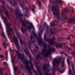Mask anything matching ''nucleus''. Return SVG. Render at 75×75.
I'll return each mask as SVG.
<instances>
[{
    "instance_id": "obj_4",
    "label": "nucleus",
    "mask_w": 75,
    "mask_h": 75,
    "mask_svg": "<svg viewBox=\"0 0 75 75\" xmlns=\"http://www.w3.org/2000/svg\"><path fill=\"white\" fill-rule=\"evenodd\" d=\"M52 10L53 11L54 17V18H56L57 17V16H58L57 18L58 20H54V21L56 22L57 23H59V6L57 5L56 8L55 6L53 5L52 6Z\"/></svg>"
},
{
    "instance_id": "obj_16",
    "label": "nucleus",
    "mask_w": 75,
    "mask_h": 75,
    "mask_svg": "<svg viewBox=\"0 0 75 75\" xmlns=\"http://www.w3.org/2000/svg\"><path fill=\"white\" fill-rule=\"evenodd\" d=\"M62 1L61 0H57L53 2V3H56L57 4L58 3V4H62Z\"/></svg>"
},
{
    "instance_id": "obj_13",
    "label": "nucleus",
    "mask_w": 75,
    "mask_h": 75,
    "mask_svg": "<svg viewBox=\"0 0 75 75\" xmlns=\"http://www.w3.org/2000/svg\"><path fill=\"white\" fill-rule=\"evenodd\" d=\"M0 28L2 31L3 33H1V35L4 38H6V35H4V32L3 31V28L2 27V25L1 24V23L0 22Z\"/></svg>"
},
{
    "instance_id": "obj_11",
    "label": "nucleus",
    "mask_w": 75,
    "mask_h": 75,
    "mask_svg": "<svg viewBox=\"0 0 75 75\" xmlns=\"http://www.w3.org/2000/svg\"><path fill=\"white\" fill-rule=\"evenodd\" d=\"M64 10L66 12L64 11H63L62 13H61L62 16V17H64L66 16H67V14H68V11H69V10H68V9H65Z\"/></svg>"
},
{
    "instance_id": "obj_40",
    "label": "nucleus",
    "mask_w": 75,
    "mask_h": 75,
    "mask_svg": "<svg viewBox=\"0 0 75 75\" xmlns=\"http://www.w3.org/2000/svg\"><path fill=\"white\" fill-rule=\"evenodd\" d=\"M14 71L15 72V71H17V67H14Z\"/></svg>"
},
{
    "instance_id": "obj_14",
    "label": "nucleus",
    "mask_w": 75,
    "mask_h": 75,
    "mask_svg": "<svg viewBox=\"0 0 75 75\" xmlns=\"http://www.w3.org/2000/svg\"><path fill=\"white\" fill-rule=\"evenodd\" d=\"M69 23L70 24H74V23H75V18H70L69 19Z\"/></svg>"
},
{
    "instance_id": "obj_38",
    "label": "nucleus",
    "mask_w": 75,
    "mask_h": 75,
    "mask_svg": "<svg viewBox=\"0 0 75 75\" xmlns=\"http://www.w3.org/2000/svg\"><path fill=\"white\" fill-rule=\"evenodd\" d=\"M35 48H36L37 50H39V47H38V46H37V45L35 46Z\"/></svg>"
},
{
    "instance_id": "obj_12",
    "label": "nucleus",
    "mask_w": 75,
    "mask_h": 75,
    "mask_svg": "<svg viewBox=\"0 0 75 75\" xmlns=\"http://www.w3.org/2000/svg\"><path fill=\"white\" fill-rule=\"evenodd\" d=\"M59 45H62V47H60V48H62L63 47H64V48H67L69 51H71V49L70 48V47H68V46H66V45L64 43H60Z\"/></svg>"
},
{
    "instance_id": "obj_37",
    "label": "nucleus",
    "mask_w": 75,
    "mask_h": 75,
    "mask_svg": "<svg viewBox=\"0 0 75 75\" xmlns=\"http://www.w3.org/2000/svg\"><path fill=\"white\" fill-rule=\"evenodd\" d=\"M20 43L21 45H22V44H24V43H23V41L22 40H20Z\"/></svg>"
},
{
    "instance_id": "obj_58",
    "label": "nucleus",
    "mask_w": 75,
    "mask_h": 75,
    "mask_svg": "<svg viewBox=\"0 0 75 75\" xmlns=\"http://www.w3.org/2000/svg\"><path fill=\"white\" fill-rule=\"evenodd\" d=\"M43 29H42V30H41L40 31V33H42V32H43Z\"/></svg>"
},
{
    "instance_id": "obj_31",
    "label": "nucleus",
    "mask_w": 75,
    "mask_h": 75,
    "mask_svg": "<svg viewBox=\"0 0 75 75\" xmlns=\"http://www.w3.org/2000/svg\"><path fill=\"white\" fill-rule=\"evenodd\" d=\"M38 58H40V53H38L36 57V59L38 60Z\"/></svg>"
},
{
    "instance_id": "obj_30",
    "label": "nucleus",
    "mask_w": 75,
    "mask_h": 75,
    "mask_svg": "<svg viewBox=\"0 0 75 75\" xmlns=\"http://www.w3.org/2000/svg\"><path fill=\"white\" fill-rule=\"evenodd\" d=\"M60 54H64V55H65V56H68V55H67V54H66L65 53V52H64V51H62L60 52Z\"/></svg>"
},
{
    "instance_id": "obj_49",
    "label": "nucleus",
    "mask_w": 75,
    "mask_h": 75,
    "mask_svg": "<svg viewBox=\"0 0 75 75\" xmlns=\"http://www.w3.org/2000/svg\"><path fill=\"white\" fill-rule=\"evenodd\" d=\"M28 42L29 44H30V45H31V41H30L29 40L28 41Z\"/></svg>"
},
{
    "instance_id": "obj_19",
    "label": "nucleus",
    "mask_w": 75,
    "mask_h": 75,
    "mask_svg": "<svg viewBox=\"0 0 75 75\" xmlns=\"http://www.w3.org/2000/svg\"><path fill=\"white\" fill-rule=\"evenodd\" d=\"M25 13H26V15H25V16L28 17V15H27V13H28V8L25 6Z\"/></svg>"
},
{
    "instance_id": "obj_44",
    "label": "nucleus",
    "mask_w": 75,
    "mask_h": 75,
    "mask_svg": "<svg viewBox=\"0 0 75 75\" xmlns=\"http://www.w3.org/2000/svg\"><path fill=\"white\" fill-rule=\"evenodd\" d=\"M31 40V41H32V43H35V40Z\"/></svg>"
},
{
    "instance_id": "obj_48",
    "label": "nucleus",
    "mask_w": 75,
    "mask_h": 75,
    "mask_svg": "<svg viewBox=\"0 0 75 75\" xmlns=\"http://www.w3.org/2000/svg\"><path fill=\"white\" fill-rule=\"evenodd\" d=\"M34 51L35 52L36 54L37 53V50L35 49H34Z\"/></svg>"
},
{
    "instance_id": "obj_21",
    "label": "nucleus",
    "mask_w": 75,
    "mask_h": 75,
    "mask_svg": "<svg viewBox=\"0 0 75 75\" xmlns=\"http://www.w3.org/2000/svg\"><path fill=\"white\" fill-rule=\"evenodd\" d=\"M8 11H4L5 14L6 15V16H7L8 17H9V15L8 14Z\"/></svg>"
},
{
    "instance_id": "obj_27",
    "label": "nucleus",
    "mask_w": 75,
    "mask_h": 75,
    "mask_svg": "<svg viewBox=\"0 0 75 75\" xmlns=\"http://www.w3.org/2000/svg\"><path fill=\"white\" fill-rule=\"evenodd\" d=\"M2 44H3L4 47V48H6V45H7V44L6 43H4V42L3 41H2Z\"/></svg>"
},
{
    "instance_id": "obj_35",
    "label": "nucleus",
    "mask_w": 75,
    "mask_h": 75,
    "mask_svg": "<svg viewBox=\"0 0 75 75\" xmlns=\"http://www.w3.org/2000/svg\"><path fill=\"white\" fill-rule=\"evenodd\" d=\"M22 29H21V31L22 33H24V30L23 29V26L21 27Z\"/></svg>"
},
{
    "instance_id": "obj_47",
    "label": "nucleus",
    "mask_w": 75,
    "mask_h": 75,
    "mask_svg": "<svg viewBox=\"0 0 75 75\" xmlns=\"http://www.w3.org/2000/svg\"><path fill=\"white\" fill-rule=\"evenodd\" d=\"M47 30H46V32L47 33H48V26H47Z\"/></svg>"
},
{
    "instance_id": "obj_46",
    "label": "nucleus",
    "mask_w": 75,
    "mask_h": 75,
    "mask_svg": "<svg viewBox=\"0 0 75 75\" xmlns=\"http://www.w3.org/2000/svg\"><path fill=\"white\" fill-rule=\"evenodd\" d=\"M0 58H3V55H0Z\"/></svg>"
},
{
    "instance_id": "obj_32",
    "label": "nucleus",
    "mask_w": 75,
    "mask_h": 75,
    "mask_svg": "<svg viewBox=\"0 0 75 75\" xmlns=\"http://www.w3.org/2000/svg\"><path fill=\"white\" fill-rule=\"evenodd\" d=\"M71 67H72V70H73V71L74 72V73H75V70H74V65H73L72 64V65H71Z\"/></svg>"
},
{
    "instance_id": "obj_42",
    "label": "nucleus",
    "mask_w": 75,
    "mask_h": 75,
    "mask_svg": "<svg viewBox=\"0 0 75 75\" xmlns=\"http://www.w3.org/2000/svg\"><path fill=\"white\" fill-rule=\"evenodd\" d=\"M4 65H7V62H3Z\"/></svg>"
},
{
    "instance_id": "obj_26",
    "label": "nucleus",
    "mask_w": 75,
    "mask_h": 75,
    "mask_svg": "<svg viewBox=\"0 0 75 75\" xmlns=\"http://www.w3.org/2000/svg\"><path fill=\"white\" fill-rule=\"evenodd\" d=\"M16 56H15L14 57V58L12 59V58H11V60H12V62H15V60H16Z\"/></svg>"
},
{
    "instance_id": "obj_57",
    "label": "nucleus",
    "mask_w": 75,
    "mask_h": 75,
    "mask_svg": "<svg viewBox=\"0 0 75 75\" xmlns=\"http://www.w3.org/2000/svg\"><path fill=\"white\" fill-rule=\"evenodd\" d=\"M24 31H25V32H27V29H26V28H25L24 30Z\"/></svg>"
},
{
    "instance_id": "obj_22",
    "label": "nucleus",
    "mask_w": 75,
    "mask_h": 75,
    "mask_svg": "<svg viewBox=\"0 0 75 75\" xmlns=\"http://www.w3.org/2000/svg\"><path fill=\"white\" fill-rule=\"evenodd\" d=\"M50 26L52 27H55V23L52 22L50 23Z\"/></svg>"
},
{
    "instance_id": "obj_43",
    "label": "nucleus",
    "mask_w": 75,
    "mask_h": 75,
    "mask_svg": "<svg viewBox=\"0 0 75 75\" xmlns=\"http://www.w3.org/2000/svg\"><path fill=\"white\" fill-rule=\"evenodd\" d=\"M61 30H62L61 28H59L57 30V31H61Z\"/></svg>"
},
{
    "instance_id": "obj_8",
    "label": "nucleus",
    "mask_w": 75,
    "mask_h": 75,
    "mask_svg": "<svg viewBox=\"0 0 75 75\" xmlns=\"http://www.w3.org/2000/svg\"><path fill=\"white\" fill-rule=\"evenodd\" d=\"M53 39L52 38L50 39V41H48L49 42V43L51 45H54V44L56 46V47L57 48H59L60 47H62V45H60L59 44V43H57L55 42H53Z\"/></svg>"
},
{
    "instance_id": "obj_25",
    "label": "nucleus",
    "mask_w": 75,
    "mask_h": 75,
    "mask_svg": "<svg viewBox=\"0 0 75 75\" xmlns=\"http://www.w3.org/2000/svg\"><path fill=\"white\" fill-rule=\"evenodd\" d=\"M0 1L3 5H5V1L4 0H0Z\"/></svg>"
},
{
    "instance_id": "obj_7",
    "label": "nucleus",
    "mask_w": 75,
    "mask_h": 75,
    "mask_svg": "<svg viewBox=\"0 0 75 75\" xmlns=\"http://www.w3.org/2000/svg\"><path fill=\"white\" fill-rule=\"evenodd\" d=\"M24 52L25 53L26 55H28V56L29 57V59H30V60H27V61L28 62V63H30V67L31 68H32L33 72L35 73V75H38V74L37 73L36 71H35V70H34V67H33V63H31V62L32 61V60L31 59V56H30V55H29V54H28V52H27V51L26 49H24Z\"/></svg>"
},
{
    "instance_id": "obj_2",
    "label": "nucleus",
    "mask_w": 75,
    "mask_h": 75,
    "mask_svg": "<svg viewBox=\"0 0 75 75\" xmlns=\"http://www.w3.org/2000/svg\"><path fill=\"white\" fill-rule=\"evenodd\" d=\"M13 40L14 44L15 45L17 49L18 50L17 51L15 50V51L16 52V56H17L18 58H19L21 59L23 63H25V68L27 69L28 71L31 70V68L29 67V65L28 64V62H27V60L24 57L23 55L20 53L19 52V50H20V45L18 44V42L17 38L16 37H13Z\"/></svg>"
},
{
    "instance_id": "obj_29",
    "label": "nucleus",
    "mask_w": 75,
    "mask_h": 75,
    "mask_svg": "<svg viewBox=\"0 0 75 75\" xmlns=\"http://www.w3.org/2000/svg\"><path fill=\"white\" fill-rule=\"evenodd\" d=\"M67 62L68 63V65L69 67H70V63H69V59H67Z\"/></svg>"
},
{
    "instance_id": "obj_53",
    "label": "nucleus",
    "mask_w": 75,
    "mask_h": 75,
    "mask_svg": "<svg viewBox=\"0 0 75 75\" xmlns=\"http://www.w3.org/2000/svg\"><path fill=\"white\" fill-rule=\"evenodd\" d=\"M71 35L72 37L73 38H75V36L74 35L73 36L72 35Z\"/></svg>"
},
{
    "instance_id": "obj_59",
    "label": "nucleus",
    "mask_w": 75,
    "mask_h": 75,
    "mask_svg": "<svg viewBox=\"0 0 75 75\" xmlns=\"http://www.w3.org/2000/svg\"><path fill=\"white\" fill-rule=\"evenodd\" d=\"M8 53L7 52L6 53V56H8Z\"/></svg>"
},
{
    "instance_id": "obj_41",
    "label": "nucleus",
    "mask_w": 75,
    "mask_h": 75,
    "mask_svg": "<svg viewBox=\"0 0 75 75\" xmlns=\"http://www.w3.org/2000/svg\"><path fill=\"white\" fill-rule=\"evenodd\" d=\"M71 54L72 55H74L75 54V51H73V53H71Z\"/></svg>"
},
{
    "instance_id": "obj_18",
    "label": "nucleus",
    "mask_w": 75,
    "mask_h": 75,
    "mask_svg": "<svg viewBox=\"0 0 75 75\" xmlns=\"http://www.w3.org/2000/svg\"><path fill=\"white\" fill-rule=\"evenodd\" d=\"M51 71L53 73V74L54 75H55V72H56V71L57 70H56V68L53 67L52 68V69H51Z\"/></svg>"
},
{
    "instance_id": "obj_10",
    "label": "nucleus",
    "mask_w": 75,
    "mask_h": 75,
    "mask_svg": "<svg viewBox=\"0 0 75 75\" xmlns=\"http://www.w3.org/2000/svg\"><path fill=\"white\" fill-rule=\"evenodd\" d=\"M49 66L50 65L48 64H47L45 63H44V67L43 68V71H44V72H45V73H47V72H48V71H49V69L46 70V71H45V70H46V69H47V68H48Z\"/></svg>"
},
{
    "instance_id": "obj_28",
    "label": "nucleus",
    "mask_w": 75,
    "mask_h": 75,
    "mask_svg": "<svg viewBox=\"0 0 75 75\" xmlns=\"http://www.w3.org/2000/svg\"><path fill=\"white\" fill-rule=\"evenodd\" d=\"M37 69L38 70L39 72V75H42V74L41 73V71H40V68H39V67H36Z\"/></svg>"
},
{
    "instance_id": "obj_9",
    "label": "nucleus",
    "mask_w": 75,
    "mask_h": 75,
    "mask_svg": "<svg viewBox=\"0 0 75 75\" xmlns=\"http://www.w3.org/2000/svg\"><path fill=\"white\" fill-rule=\"evenodd\" d=\"M57 58H55L53 60V61L52 62V65L53 67H55L57 64H58L59 65L60 64V60H57Z\"/></svg>"
},
{
    "instance_id": "obj_6",
    "label": "nucleus",
    "mask_w": 75,
    "mask_h": 75,
    "mask_svg": "<svg viewBox=\"0 0 75 75\" xmlns=\"http://www.w3.org/2000/svg\"><path fill=\"white\" fill-rule=\"evenodd\" d=\"M2 18L3 20L5 22L6 27L7 28L6 30L7 34L8 35V37H9V35H11V34L10 33V31L13 32V30L12 29V28H10V26H9L8 25V22H7V21L6 20V18L2 16Z\"/></svg>"
},
{
    "instance_id": "obj_24",
    "label": "nucleus",
    "mask_w": 75,
    "mask_h": 75,
    "mask_svg": "<svg viewBox=\"0 0 75 75\" xmlns=\"http://www.w3.org/2000/svg\"><path fill=\"white\" fill-rule=\"evenodd\" d=\"M69 74H70L69 75H71L72 74H73V73H72V71H71V70L69 68Z\"/></svg>"
},
{
    "instance_id": "obj_1",
    "label": "nucleus",
    "mask_w": 75,
    "mask_h": 75,
    "mask_svg": "<svg viewBox=\"0 0 75 75\" xmlns=\"http://www.w3.org/2000/svg\"><path fill=\"white\" fill-rule=\"evenodd\" d=\"M38 35L40 37L39 38L37 37V35L35 34H33V35H34L35 37H36L38 40V45L39 46H41V44H43V47L44 49L42 50V52H41V54L42 55H43V57L44 58H45V57H48V55L49 54H50L52 52H55V49L54 48H51L49 50H47V45L44 43V42H43L42 39L41 38V36H42L41 34H39Z\"/></svg>"
},
{
    "instance_id": "obj_17",
    "label": "nucleus",
    "mask_w": 75,
    "mask_h": 75,
    "mask_svg": "<svg viewBox=\"0 0 75 75\" xmlns=\"http://www.w3.org/2000/svg\"><path fill=\"white\" fill-rule=\"evenodd\" d=\"M46 34L45 33L44 35V40L45 41H50V40L47 37H46Z\"/></svg>"
},
{
    "instance_id": "obj_5",
    "label": "nucleus",
    "mask_w": 75,
    "mask_h": 75,
    "mask_svg": "<svg viewBox=\"0 0 75 75\" xmlns=\"http://www.w3.org/2000/svg\"><path fill=\"white\" fill-rule=\"evenodd\" d=\"M24 21L21 20V23H22V24L23 26H24L25 27L27 28L28 30L30 29V30H31V28H32L33 30H34V27L32 23L28 21L24 20ZM24 22L26 23H25Z\"/></svg>"
},
{
    "instance_id": "obj_61",
    "label": "nucleus",
    "mask_w": 75,
    "mask_h": 75,
    "mask_svg": "<svg viewBox=\"0 0 75 75\" xmlns=\"http://www.w3.org/2000/svg\"><path fill=\"white\" fill-rule=\"evenodd\" d=\"M21 68H23V65H21Z\"/></svg>"
},
{
    "instance_id": "obj_39",
    "label": "nucleus",
    "mask_w": 75,
    "mask_h": 75,
    "mask_svg": "<svg viewBox=\"0 0 75 75\" xmlns=\"http://www.w3.org/2000/svg\"><path fill=\"white\" fill-rule=\"evenodd\" d=\"M66 40H70L71 39V38H70V37H69H69H67L66 38Z\"/></svg>"
},
{
    "instance_id": "obj_64",
    "label": "nucleus",
    "mask_w": 75,
    "mask_h": 75,
    "mask_svg": "<svg viewBox=\"0 0 75 75\" xmlns=\"http://www.w3.org/2000/svg\"><path fill=\"white\" fill-rule=\"evenodd\" d=\"M32 53L33 55H34V52H32Z\"/></svg>"
},
{
    "instance_id": "obj_3",
    "label": "nucleus",
    "mask_w": 75,
    "mask_h": 75,
    "mask_svg": "<svg viewBox=\"0 0 75 75\" xmlns=\"http://www.w3.org/2000/svg\"><path fill=\"white\" fill-rule=\"evenodd\" d=\"M8 0V1H9ZM12 1L13 2H13L11 0L10 2H9V3L11 6H14V7H16L17 8H16L17 10H16L15 13L16 14H18L19 18L18 17L17 15L16 17H17V18L18 19H19L21 23V21H23L21 20V18H22V16H23V13L19 12V8L17 7V6H18V5L17 4V2L16 1V0H12ZM19 3L21 7H22V10H23V11H24V10L25 9V7L24 6V5L25 4V3H27V1L26 0H21L19 1Z\"/></svg>"
},
{
    "instance_id": "obj_54",
    "label": "nucleus",
    "mask_w": 75,
    "mask_h": 75,
    "mask_svg": "<svg viewBox=\"0 0 75 75\" xmlns=\"http://www.w3.org/2000/svg\"><path fill=\"white\" fill-rule=\"evenodd\" d=\"M45 75H50L47 73H45Z\"/></svg>"
},
{
    "instance_id": "obj_20",
    "label": "nucleus",
    "mask_w": 75,
    "mask_h": 75,
    "mask_svg": "<svg viewBox=\"0 0 75 75\" xmlns=\"http://www.w3.org/2000/svg\"><path fill=\"white\" fill-rule=\"evenodd\" d=\"M54 30V29L53 28H50V34H52L53 35H54V33H55V31H53L52 32V31H53V30Z\"/></svg>"
},
{
    "instance_id": "obj_51",
    "label": "nucleus",
    "mask_w": 75,
    "mask_h": 75,
    "mask_svg": "<svg viewBox=\"0 0 75 75\" xmlns=\"http://www.w3.org/2000/svg\"><path fill=\"white\" fill-rule=\"evenodd\" d=\"M6 59L7 60L8 59V56H6Z\"/></svg>"
},
{
    "instance_id": "obj_55",
    "label": "nucleus",
    "mask_w": 75,
    "mask_h": 75,
    "mask_svg": "<svg viewBox=\"0 0 75 75\" xmlns=\"http://www.w3.org/2000/svg\"><path fill=\"white\" fill-rule=\"evenodd\" d=\"M31 8V6L29 5V9H30Z\"/></svg>"
},
{
    "instance_id": "obj_56",
    "label": "nucleus",
    "mask_w": 75,
    "mask_h": 75,
    "mask_svg": "<svg viewBox=\"0 0 75 75\" xmlns=\"http://www.w3.org/2000/svg\"><path fill=\"white\" fill-rule=\"evenodd\" d=\"M59 72H60V73H61V74H63V72H63V71H60Z\"/></svg>"
},
{
    "instance_id": "obj_15",
    "label": "nucleus",
    "mask_w": 75,
    "mask_h": 75,
    "mask_svg": "<svg viewBox=\"0 0 75 75\" xmlns=\"http://www.w3.org/2000/svg\"><path fill=\"white\" fill-rule=\"evenodd\" d=\"M32 6V8L31 9V10L32 12L34 14L35 13V6H34L33 4Z\"/></svg>"
},
{
    "instance_id": "obj_62",
    "label": "nucleus",
    "mask_w": 75,
    "mask_h": 75,
    "mask_svg": "<svg viewBox=\"0 0 75 75\" xmlns=\"http://www.w3.org/2000/svg\"><path fill=\"white\" fill-rule=\"evenodd\" d=\"M58 72H60V71H61V69H58Z\"/></svg>"
},
{
    "instance_id": "obj_36",
    "label": "nucleus",
    "mask_w": 75,
    "mask_h": 75,
    "mask_svg": "<svg viewBox=\"0 0 75 75\" xmlns=\"http://www.w3.org/2000/svg\"><path fill=\"white\" fill-rule=\"evenodd\" d=\"M28 71L29 72V75H32V74H31V70H29Z\"/></svg>"
},
{
    "instance_id": "obj_33",
    "label": "nucleus",
    "mask_w": 75,
    "mask_h": 75,
    "mask_svg": "<svg viewBox=\"0 0 75 75\" xmlns=\"http://www.w3.org/2000/svg\"><path fill=\"white\" fill-rule=\"evenodd\" d=\"M64 61H62V68H64Z\"/></svg>"
},
{
    "instance_id": "obj_52",
    "label": "nucleus",
    "mask_w": 75,
    "mask_h": 75,
    "mask_svg": "<svg viewBox=\"0 0 75 75\" xmlns=\"http://www.w3.org/2000/svg\"><path fill=\"white\" fill-rule=\"evenodd\" d=\"M30 38L31 39V40H33V36H30Z\"/></svg>"
},
{
    "instance_id": "obj_50",
    "label": "nucleus",
    "mask_w": 75,
    "mask_h": 75,
    "mask_svg": "<svg viewBox=\"0 0 75 75\" xmlns=\"http://www.w3.org/2000/svg\"><path fill=\"white\" fill-rule=\"evenodd\" d=\"M53 40H55V39H56V38H55V36H53Z\"/></svg>"
},
{
    "instance_id": "obj_63",
    "label": "nucleus",
    "mask_w": 75,
    "mask_h": 75,
    "mask_svg": "<svg viewBox=\"0 0 75 75\" xmlns=\"http://www.w3.org/2000/svg\"><path fill=\"white\" fill-rule=\"evenodd\" d=\"M59 60L60 61V60H61V59H62V58H59Z\"/></svg>"
},
{
    "instance_id": "obj_23",
    "label": "nucleus",
    "mask_w": 75,
    "mask_h": 75,
    "mask_svg": "<svg viewBox=\"0 0 75 75\" xmlns=\"http://www.w3.org/2000/svg\"><path fill=\"white\" fill-rule=\"evenodd\" d=\"M37 1L38 2V5L39 6L40 8H41V3L40 1L38 0H37Z\"/></svg>"
},
{
    "instance_id": "obj_34",
    "label": "nucleus",
    "mask_w": 75,
    "mask_h": 75,
    "mask_svg": "<svg viewBox=\"0 0 75 75\" xmlns=\"http://www.w3.org/2000/svg\"><path fill=\"white\" fill-rule=\"evenodd\" d=\"M56 39H57V40H58V41H61L60 40H63V38L61 37H60L59 38H56Z\"/></svg>"
},
{
    "instance_id": "obj_45",
    "label": "nucleus",
    "mask_w": 75,
    "mask_h": 75,
    "mask_svg": "<svg viewBox=\"0 0 75 75\" xmlns=\"http://www.w3.org/2000/svg\"><path fill=\"white\" fill-rule=\"evenodd\" d=\"M8 25L9 26V27H10L11 26V24H10V23H8Z\"/></svg>"
},
{
    "instance_id": "obj_60",
    "label": "nucleus",
    "mask_w": 75,
    "mask_h": 75,
    "mask_svg": "<svg viewBox=\"0 0 75 75\" xmlns=\"http://www.w3.org/2000/svg\"><path fill=\"white\" fill-rule=\"evenodd\" d=\"M45 24H44L43 25V27H44V28L45 27Z\"/></svg>"
}]
</instances>
